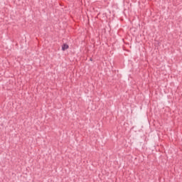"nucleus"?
Here are the masks:
<instances>
[{
	"instance_id": "nucleus-1",
	"label": "nucleus",
	"mask_w": 182,
	"mask_h": 182,
	"mask_svg": "<svg viewBox=\"0 0 182 182\" xmlns=\"http://www.w3.org/2000/svg\"><path fill=\"white\" fill-rule=\"evenodd\" d=\"M68 48H69V45H68L66 43H63V46H62V50L65 51Z\"/></svg>"
},
{
	"instance_id": "nucleus-2",
	"label": "nucleus",
	"mask_w": 182,
	"mask_h": 182,
	"mask_svg": "<svg viewBox=\"0 0 182 182\" xmlns=\"http://www.w3.org/2000/svg\"><path fill=\"white\" fill-rule=\"evenodd\" d=\"M90 60H92V58H90Z\"/></svg>"
}]
</instances>
